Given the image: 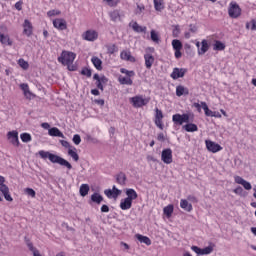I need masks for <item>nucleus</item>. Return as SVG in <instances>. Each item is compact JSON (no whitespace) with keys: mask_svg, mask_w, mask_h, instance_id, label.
Here are the masks:
<instances>
[{"mask_svg":"<svg viewBox=\"0 0 256 256\" xmlns=\"http://www.w3.org/2000/svg\"><path fill=\"white\" fill-rule=\"evenodd\" d=\"M38 155H40L41 159H49L51 163H57L58 165H61L62 167H67L68 171H71L73 169V165L69 163V161L65 160V158H61L60 156H57L51 152L40 150L38 152Z\"/></svg>","mask_w":256,"mask_h":256,"instance_id":"1","label":"nucleus"},{"mask_svg":"<svg viewBox=\"0 0 256 256\" xmlns=\"http://www.w3.org/2000/svg\"><path fill=\"white\" fill-rule=\"evenodd\" d=\"M75 57H77V54L64 50L62 51L60 57H58V62L62 63V65L68 66L69 71H75V69L71 68L73 62L75 61Z\"/></svg>","mask_w":256,"mask_h":256,"instance_id":"2","label":"nucleus"},{"mask_svg":"<svg viewBox=\"0 0 256 256\" xmlns=\"http://www.w3.org/2000/svg\"><path fill=\"white\" fill-rule=\"evenodd\" d=\"M228 15L232 19H237L238 17H241V7H239V4H237L236 2H231L228 9Z\"/></svg>","mask_w":256,"mask_h":256,"instance_id":"3","label":"nucleus"},{"mask_svg":"<svg viewBox=\"0 0 256 256\" xmlns=\"http://www.w3.org/2000/svg\"><path fill=\"white\" fill-rule=\"evenodd\" d=\"M0 191L6 199V201H13V197H11V194H9V187L5 185V177L3 176H0Z\"/></svg>","mask_w":256,"mask_h":256,"instance_id":"4","label":"nucleus"},{"mask_svg":"<svg viewBox=\"0 0 256 256\" xmlns=\"http://www.w3.org/2000/svg\"><path fill=\"white\" fill-rule=\"evenodd\" d=\"M82 39L84 41H97V39H99V32H97V30H86L83 34H82Z\"/></svg>","mask_w":256,"mask_h":256,"instance_id":"5","label":"nucleus"},{"mask_svg":"<svg viewBox=\"0 0 256 256\" xmlns=\"http://www.w3.org/2000/svg\"><path fill=\"white\" fill-rule=\"evenodd\" d=\"M161 161L166 165H171V163H173V150H171V148H166L162 151Z\"/></svg>","mask_w":256,"mask_h":256,"instance_id":"6","label":"nucleus"},{"mask_svg":"<svg viewBox=\"0 0 256 256\" xmlns=\"http://www.w3.org/2000/svg\"><path fill=\"white\" fill-rule=\"evenodd\" d=\"M172 121L175 125H183V123H189V114H174Z\"/></svg>","mask_w":256,"mask_h":256,"instance_id":"7","label":"nucleus"},{"mask_svg":"<svg viewBox=\"0 0 256 256\" xmlns=\"http://www.w3.org/2000/svg\"><path fill=\"white\" fill-rule=\"evenodd\" d=\"M130 103H132L133 107L139 108L144 107L149 103V99H144L143 96H134L130 98Z\"/></svg>","mask_w":256,"mask_h":256,"instance_id":"8","label":"nucleus"},{"mask_svg":"<svg viewBox=\"0 0 256 256\" xmlns=\"http://www.w3.org/2000/svg\"><path fill=\"white\" fill-rule=\"evenodd\" d=\"M201 105L206 117H216L217 119H221V113L209 109V106H207L206 102H201Z\"/></svg>","mask_w":256,"mask_h":256,"instance_id":"9","label":"nucleus"},{"mask_svg":"<svg viewBox=\"0 0 256 256\" xmlns=\"http://www.w3.org/2000/svg\"><path fill=\"white\" fill-rule=\"evenodd\" d=\"M192 251L197 255H211L213 253V246L205 247L204 249L199 248L198 246H192Z\"/></svg>","mask_w":256,"mask_h":256,"instance_id":"10","label":"nucleus"},{"mask_svg":"<svg viewBox=\"0 0 256 256\" xmlns=\"http://www.w3.org/2000/svg\"><path fill=\"white\" fill-rule=\"evenodd\" d=\"M205 144H206V148L211 153H219V151H221L223 149V147H221V145H219L211 140H206Z\"/></svg>","mask_w":256,"mask_h":256,"instance_id":"11","label":"nucleus"},{"mask_svg":"<svg viewBox=\"0 0 256 256\" xmlns=\"http://www.w3.org/2000/svg\"><path fill=\"white\" fill-rule=\"evenodd\" d=\"M186 73H187V68H174L170 77L174 80H177L185 77Z\"/></svg>","mask_w":256,"mask_h":256,"instance_id":"12","label":"nucleus"},{"mask_svg":"<svg viewBox=\"0 0 256 256\" xmlns=\"http://www.w3.org/2000/svg\"><path fill=\"white\" fill-rule=\"evenodd\" d=\"M7 137L10 141V143H12V145H14V147H19V132L17 131H10L7 134Z\"/></svg>","mask_w":256,"mask_h":256,"instance_id":"13","label":"nucleus"},{"mask_svg":"<svg viewBox=\"0 0 256 256\" xmlns=\"http://www.w3.org/2000/svg\"><path fill=\"white\" fill-rule=\"evenodd\" d=\"M53 26L59 31H65V29H67V21L63 18H57L53 20Z\"/></svg>","mask_w":256,"mask_h":256,"instance_id":"14","label":"nucleus"},{"mask_svg":"<svg viewBox=\"0 0 256 256\" xmlns=\"http://www.w3.org/2000/svg\"><path fill=\"white\" fill-rule=\"evenodd\" d=\"M155 111V125L158 126L159 129L163 130V111L159 108H156Z\"/></svg>","mask_w":256,"mask_h":256,"instance_id":"15","label":"nucleus"},{"mask_svg":"<svg viewBox=\"0 0 256 256\" xmlns=\"http://www.w3.org/2000/svg\"><path fill=\"white\" fill-rule=\"evenodd\" d=\"M109 17L111 19V21H113V23H117V21H121L122 17H123V13L121 12V10H113L111 12H109Z\"/></svg>","mask_w":256,"mask_h":256,"instance_id":"16","label":"nucleus"},{"mask_svg":"<svg viewBox=\"0 0 256 256\" xmlns=\"http://www.w3.org/2000/svg\"><path fill=\"white\" fill-rule=\"evenodd\" d=\"M23 27L24 35H27V37H31L33 35V25L31 24V22L29 20L24 21Z\"/></svg>","mask_w":256,"mask_h":256,"instance_id":"17","label":"nucleus"},{"mask_svg":"<svg viewBox=\"0 0 256 256\" xmlns=\"http://www.w3.org/2000/svg\"><path fill=\"white\" fill-rule=\"evenodd\" d=\"M145 67L146 69H151L153 63H155V57L152 54L146 53L144 55Z\"/></svg>","mask_w":256,"mask_h":256,"instance_id":"18","label":"nucleus"},{"mask_svg":"<svg viewBox=\"0 0 256 256\" xmlns=\"http://www.w3.org/2000/svg\"><path fill=\"white\" fill-rule=\"evenodd\" d=\"M120 58L123 60V61H130V63H135L136 59L135 57H133L131 55V52L130 51H122L121 54H120Z\"/></svg>","mask_w":256,"mask_h":256,"instance_id":"19","label":"nucleus"},{"mask_svg":"<svg viewBox=\"0 0 256 256\" xmlns=\"http://www.w3.org/2000/svg\"><path fill=\"white\" fill-rule=\"evenodd\" d=\"M116 183H118V185H122V186L127 185V175L124 172H119L116 175Z\"/></svg>","mask_w":256,"mask_h":256,"instance_id":"20","label":"nucleus"},{"mask_svg":"<svg viewBox=\"0 0 256 256\" xmlns=\"http://www.w3.org/2000/svg\"><path fill=\"white\" fill-rule=\"evenodd\" d=\"M132 206L133 201L129 200L128 198L122 199L120 202V209H122V211H127L131 209Z\"/></svg>","mask_w":256,"mask_h":256,"instance_id":"21","label":"nucleus"},{"mask_svg":"<svg viewBox=\"0 0 256 256\" xmlns=\"http://www.w3.org/2000/svg\"><path fill=\"white\" fill-rule=\"evenodd\" d=\"M183 95H189V88H187L183 85H178L176 87V96L183 97Z\"/></svg>","mask_w":256,"mask_h":256,"instance_id":"22","label":"nucleus"},{"mask_svg":"<svg viewBox=\"0 0 256 256\" xmlns=\"http://www.w3.org/2000/svg\"><path fill=\"white\" fill-rule=\"evenodd\" d=\"M91 62L93 63L97 71H103V61L99 57L97 56L92 57Z\"/></svg>","mask_w":256,"mask_h":256,"instance_id":"23","label":"nucleus"},{"mask_svg":"<svg viewBox=\"0 0 256 256\" xmlns=\"http://www.w3.org/2000/svg\"><path fill=\"white\" fill-rule=\"evenodd\" d=\"M20 89L23 91L24 97H26V99H31L33 93H31V90H29V84L27 83L20 84Z\"/></svg>","mask_w":256,"mask_h":256,"instance_id":"24","label":"nucleus"},{"mask_svg":"<svg viewBox=\"0 0 256 256\" xmlns=\"http://www.w3.org/2000/svg\"><path fill=\"white\" fill-rule=\"evenodd\" d=\"M180 207L181 209H184V211H187L188 213H191V211H193V205L185 199L180 200Z\"/></svg>","mask_w":256,"mask_h":256,"instance_id":"25","label":"nucleus"},{"mask_svg":"<svg viewBox=\"0 0 256 256\" xmlns=\"http://www.w3.org/2000/svg\"><path fill=\"white\" fill-rule=\"evenodd\" d=\"M126 195H127L126 199H128L130 201H135V199H137V197H139V195L133 188L126 189Z\"/></svg>","mask_w":256,"mask_h":256,"instance_id":"26","label":"nucleus"},{"mask_svg":"<svg viewBox=\"0 0 256 256\" xmlns=\"http://www.w3.org/2000/svg\"><path fill=\"white\" fill-rule=\"evenodd\" d=\"M48 135H50V137H61V138L65 137L63 135V132H61V130H59V128L57 127L50 128L48 130Z\"/></svg>","mask_w":256,"mask_h":256,"instance_id":"27","label":"nucleus"},{"mask_svg":"<svg viewBox=\"0 0 256 256\" xmlns=\"http://www.w3.org/2000/svg\"><path fill=\"white\" fill-rule=\"evenodd\" d=\"M201 45L202 46L198 50V55H205L209 51V43L204 39L202 40Z\"/></svg>","mask_w":256,"mask_h":256,"instance_id":"28","label":"nucleus"},{"mask_svg":"<svg viewBox=\"0 0 256 256\" xmlns=\"http://www.w3.org/2000/svg\"><path fill=\"white\" fill-rule=\"evenodd\" d=\"M183 129L187 131V133H195V131H199V127H197L194 123H187L183 126Z\"/></svg>","mask_w":256,"mask_h":256,"instance_id":"29","label":"nucleus"},{"mask_svg":"<svg viewBox=\"0 0 256 256\" xmlns=\"http://www.w3.org/2000/svg\"><path fill=\"white\" fill-rule=\"evenodd\" d=\"M0 43H2V45H8V46L13 45V41H11V38H9V35H5L3 33H0Z\"/></svg>","mask_w":256,"mask_h":256,"instance_id":"30","label":"nucleus"},{"mask_svg":"<svg viewBox=\"0 0 256 256\" xmlns=\"http://www.w3.org/2000/svg\"><path fill=\"white\" fill-rule=\"evenodd\" d=\"M91 201L92 203H96V205H101V202L103 201V196L97 192L91 195Z\"/></svg>","mask_w":256,"mask_h":256,"instance_id":"31","label":"nucleus"},{"mask_svg":"<svg viewBox=\"0 0 256 256\" xmlns=\"http://www.w3.org/2000/svg\"><path fill=\"white\" fill-rule=\"evenodd\" d=\"M135 237L139 240L140 243H144V245H151V239L147 236H143L141 234H136Z\"/></svg>","mask_w":256,"mask_h":256,"instance_id":"32","label":"nucleus"},{"mask_svg":"<svg viewBox=\"0 0 256 256\" xmlns=\"http://www.w3.org/2000/svg\"><path fill=\"white\" fill-rule=\"evenodd\" d=\"M132 29L135 31V33H145L147 31V27L145 26H139L137 22H134L132 24Z\"/></svg>","mask_w":256,"mask_h":256,"instance_id":"33","label":"nucleus"},{"mask_svg":"<svg viewBox=\"0 0 256 256\" xmlns=\"http://www.w3.org/2000/svg\"><path fill=\"white\" fill-rule=\"evenodd\" d=\"M68 155L70 157H72V159L74 161H76V162L79 161V154H77V148L72 147V148L68 149Z\"/></svg>","mask_w":256,"mask_h":256,"instance_id":"34","label":"nucleus"},{"mask_svg":"<svg viewBox=\"0 0 256 256\" xmlns=\"http://www.w3.org/2000/svg\"><path fill=\"white\" fill-rule=\"evenodd\" d=\"M118 81L120 85H133V80L129 77L119 76Z\"/></svg>","mask_w":256,"mask_h":256,"instance_id":"35","label":"nucleus"},{"mask_svg":"<svg viewBox=\"0 0 256 256\" xmlns=\"http://www.w3.org/2000/svg\"><path fill=\"white\" fill-rule=\"evenodd\" d=\"M214 51H225V44L219 40H216L213 45Z\"/></svg>","mask_w":256,"mask_h":256,"instance_id":"36","label":"nucleus"},{"mask_svg":"<svg viewBox=\"0 0 256 256\" xmlns=\"http://www.w3.org/2000/svg\"><path fill=\"white\" fill-rule=\"evenodd\" d=\"M80 195L81 197H87L89 195V184H82L80 186Z\"/></svg>","mask_w":256,"mask_h":256,"instance_id":"37","label":"nucleus"},{"mask_svg":"<svg viewBox=\"0 0 256 256\" xmlns=\"http://www.w3.org/2000/svg\"><path fill=\"white\" fill-rule=\"evenodd\" d=\"M150 37L154 43H161V38H159V33H157L155 30H151Z\"/></svg>","mask_w":256,"mask_h":256,"instance_id":"38","label":"nucleus"},{"mask_svg":"<svg viewBox=\"0 0 256 256\" xmlns=\"http://www.w3.org/2000/svg\"><path fill=\"white\" fill-rule=\"evenodd\" d=\"M172 47L174 51L182 50L183 49V43H181V40H173L172 41Z\"/></svg>","mask_w":256,"mask_h":256,"instance_id":"39","label":"nucleus"},{"mask_svg":"<svg viewBox=\"0 0 256 256\" xmlns=\"http://www.w3.org/2000/svg\"><path fill=\"white\" fill-rule=\"evenodd\" d=\"M154 9L156 11H163L165 6L163 5V0H154Z\"/></svg>","mask_w":256,"mask_h":256,"instance_id":"40","label":"nucleus"},{"mask_svg":"<svg viewBox=\"0 0 256 256\" xmlns=\"http://www.w3.org/2000/svg\"><path fill=\"white\" fill-rule=\"evenodd\" d=\"M94 81H96L95 85L97 89H100V91H105V88L102 84V82L99 81V74H94L93 76Z\"/></svg>","mask_w":256,"mask_h":256,"instance_id":"41","label":"nucleus"},{"mask_svg":"<svg viewBox=\"0 0 256 256\" xmlns=\"http://www.w3.org/2000/svg\"><path fill=\"white\" fill-rule=\"evenodd\" d=\"M163 211L165 216L171 217V215H173V205H168L164 207Z\"/></svg>","mask_w":256,"mask_h":256,"instance_id":"42","label":"nucleus"},{"mask_svg":"<svg viewBox=\"0 0 256 256\" xmlns=\"http://www.w3.org/2000/svg\"><path fill=\"white\" fill-rule=\"evenodd\" d=\"M120 73H123L124 75H126L129 78L135 77V71H133V70H127L125 68H121Z\"/></svg>","mask_w":256,"mask_h":256,"instance_id":"43","label":"nucleus"},{"mask_svg":"<svg viewBox=\"0 0 256 256\" xmlns=\"http://www.w3.org/2000/svg\"><path fill=\"white\" fill-rule=\"evenodd\" d=\"M108 55H113L114 53H117V45L112 44L106 46Z\"/></svg>","mask_w":256,"mask_h":256,"instance_id":"44","label":"nucleus"},{"mask_svg":"<svg viewBox=\"0 0 256 256\" xmlns=\"http://www.w3.org/2000/svg\"><path fill=\"white\" fill-rule=\"evenodd\" d=\"M21 141H23V143H29L31 141V134L29 133H22L20 135Z\"/></svg>","mask_w":256,"mask_h":256,"instance_id":"45","label":"nucleus"},{"mask_svg":"<svg viewBox=\"0 0 256 256\" xmlns=\"http://www.w3.org/2000/svg\"><path fill=\"white\" fill-rule=\"evenodd\" d=\"M18 65H20V67H22L25 71H27V69H29V62L25 61V59L20 58L18 60Z\"/></svg>","mask_w":256,"mask_h":256,"instance_id":"46","label":"nucleus"},{"mask_svg":"<svg viewBox=\"0 0 256 256\" xmlns=\"http://www.w3.org/2000/svg\"><path fill=\"white\" fill-rule=\"evenodd\" d=\"M120 0H103L104 3L108 5V7H117L119 5Z\"/></svg>","mask_w":256,"mask_h":256,"instance_id":"47","label":"nucleus"},{"mask_svg":"<svg viewBox=\"0 0 256 256\" xmlns=\"http://www.w3.org/2000/svg\"><path fill=\"white\" fill-rule=\"evenodd\" d=\"M81 75H84L85 77L89 78V77H91V75H93V72L89 68H83L81 70Z\"/></svg>","mask_w":256,"mask_h":256,"instance_id":"48","label":"nucleus"},{"mask_svg":"<svg viewBox=\"0 0 256 256\" xmlns=\"http://www.w3.org/2000/svg\"><path fill=\"white\" fill-rule=\"evenodd\" d=\"M26 245L29 249V251H35V247L33 246V242L29 240L27 237H25Z\"/></svg>","mask_w":256,"mask_h":256,"instance_id":"49","label":"nucleus"},{"mask_svg":"<svg viewBox=\"0 0 256 256\" xmlns=\"http://www.w3.org/2000/svg\"><path fill=\"white\" fill-rule=\"evenodd\" d=\"M74 145H80L81 144V136L79 134H75L72 139Z\"/></svg>","mask_w":256,"mask_h":256,"instance_id":"50","label":"nucleus"},{"mask_svg":"<svg viewBox=\"0 0 256 256\" xmlns=\"http://www.w3.org/2000/svg\"><path fill=\"white\" fill-rule=\"evenodd\" d=\"M48 17H55V15H61V11L59 10H50L47 12Z\"/></svg>","mask_w":256,"mask_h":256,"instance_id":"51","label":"nucleus"},{"mask_svg":"<svg viewBox=\"0 0 256 256\" xmlns=\"http://www.w3.org/2000/svg\"><path fill=\"white\" fill-rule=\"evenodd\" d=\"M179 33H181V29L179 28V25H176L172 31L173 37H179Z\"/></svg>","mask_w":256,"mask_h":256,"instance_id":"52","label":"nucleus"},{"mask_svg":"<svg viewBox=\"0 0 256 256\" xmlns=\"http://www.w3.org/2000/svg\"><path fill=\"white\" fill-rule=\"evenodd\" d=\"M112 193H113V199H116V197H119V195L121 194V190H119V189H117V187L113 186Z\"/></svg>","mask_w":256,"mask_h":256,"instance_id":"53","label":"nucleus"},{"mask_svg":"<svg viewBox=\"0 0 256 256\" xmlns=\"http://www.w3.org/2000/svg\"><path fill=\"white\" fill-rule=\"evenodd\" d=\"M14 7H15V9H17V11H22L23 10V0L16 2Z\"/></svg>","mask_w":256,"mask_h":256,"instance_id":"54","label":"nucleus"},{"mask_svg":"<svg viewBox=\"0 0 256 256\" xmlns=\"http://www.w3.org/2000/svg\"><path fill=\"white\" fill-rule=\"evenodd\" d=\"M25 193H27L30 197H35L36 192L33 190V188H26Z\"/></svg>","mask_w":256,"mask_h":256,"instance_id":"55","label":"nucleus"},{"mask_svg":"<svg viewBox=\"0 0 256 256\" xmlns=\"http://www.w3.org/2000/svg\"><path fill=\"white\" fill-rule=\"evenodd\" d=\"M242 186L244 187V189H246V191H251L252 189L251 183L247 182V180H244Z\"/></svg>","mask_w":256,"mask_h":256,"instance_id":"56","label":"nucleus"},{"mask_svg":"<svg viewBox=\"0 0 256 256\" xmlns=\"http://www.w3.org/2000/svg\"><path fill=\"white\" fill-rule=\"evenodd\" d=\"M234 181H235V183H237L238 185H243L245 179H243L241 176H236V177H234Z\"/></svg>","mask_w":256,"mask_h":256,"instance_id":"57","label":"nucleus"},{"mask_svg":"<svg viewBox=\"0 0 256 256\" xmlns=\"http://www.w3.org/2000/svg\"><path fill=\"white\" fill-rule=\"evenodd\" d=\"M60 143H61L62 147H65L66 149L73 148V146H71V144L66 140H61Z\"/></svg>","mask_w":256,"mask_h":256,"instance_id":"58","label":"nucleus"},{"mask_svg":"<svg viewBox=\"0 0 256 256\" xmlns=\"http://www.w3.org/2000/svg\"><path fill=\"white\" fill-rule=\"evenodd\" d=\"M99 82L102 83L103 85H107L109 82V79L105 77V75L99 76Z\"/></svg>","mask_w":256,"mask_h":256,"instance_id":"59","label":"nucleus"},{"mask_svg":"<svg viewBox=\"0 0 256 256\" xmlns=\"http://www.w3.org/2000/svg\"><path fill=\"white\" fill-rule=\"evenodd\" d=\"M188 201H191V203H198L199 200L197 199V197L193 196V195H189L187 197Z\"/></svg>","mask_w":256,"mask_h":256,"instance_id":"60","label":"nucleus"},{"mask_svg":"<svg viewBox=\"0 0 256 256\" xmlns=\"http://www.w3.org/2000/svg\"><path fill=\"white\" fill-rule=\"evenodd\" d=\"M106 197H108L109 199H111V197H113V190L108 189L104 191Z\"/></svg>","mask_w":256,"mask_h":256,"instance_id":"61","label":"nucleus"},{"mask_svg":"<svg viewBox=\"0 0 256 256\" xmlns=\"http://www.w3.org/2000/svg\"><path fill=\"white\" fill-rule=\"evenodd\" d=\"M101 213H109V206H107L106 204L102 205Z\"/></svg>","mask_w":256,"mask_h":256,"instance_id":"62","label":"nucleus"},{"mask_svg":"<svg viewBox=\"0 0 256 256\" xmlns=\"http://www.w3.org/2000/svg\"><path fill=\"white\" fill-rule=\"evenodd\" d=\"M94 102L96 103V105H100L101 107H103V105H105V100H103V99H96V100H94Z\"/></svg>","mask_w":256,"mask_h":256,"instance_id":"63","label":"nucleus"},{"mask_svg":"<svg viewBox=\"0 0 256 256\" xmlns=\"http://www.w3.org/2000/svg\"><path fill=\"white\" fill-rule=\"evenodd\" d=\"M157 139L162 142L165 141V134L163 133L158 134Z\"/></svg>","mask_w":256,"mask_h":256,"instance_id":"64","label":"nucleus"}]
</instances>
